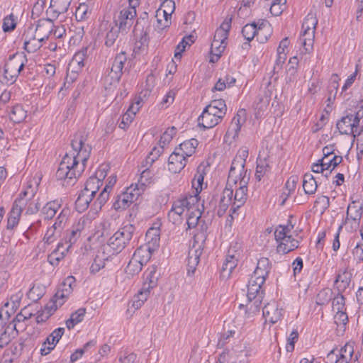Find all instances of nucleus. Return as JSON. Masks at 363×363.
I'll list each match as a JSON object with an SVG mask.
<instances>
[{
	"label": "nucleus",
	"instance_id": "1",
	"mask_svg": "<svg viewBox=\"0 0 363 363\" xmlns=\"http://www.w3.org/2000/svg\"><path fill=\"white\" fill-rule=\"evenodd\" d=\"M87 133L79 131L72 140V152L67 153L62 158L56 172V177L64 180L63 186L73 185L84 170L85 163L90 156L91 147L85 142Z\"/></svg>",
	"mask_w": 363,
	"mask_h": 363
},
{
	"label": "nucleus",
	"instance_id": "2",
	"mask_svg": "<svg viewBox=\"0 0 363 363\" xmlns=\"http://www.w3.org/2000/svg\"><path fill=\"white\" fill-rule=\"evenodd\" d=\"M247 157L248 149L246 147L240 148L233 160L229 171L230 179H232L235 183L238 182V179L240 181V187L235 191L232 207L233 213L245 203L247 199V184L250 182V174L247 175V169H245Z\"/></svg>",
	"mask_w": 363,
	"mask_h": 363
},
{
	"label": "nucleus",
	"instance_id": "3",
	"mask_svg": "<svg viewBox=\"0 0 363 363\" xmlns=\"http://www.w3.org/2000/svg\"><path fill=\"white\" fill-rule=\"evenodd\" d=\"M269 261L266 257L260 258L257 264V267L251 275V278H255L253 283L251 282V295L256 293L254 296L255 304L256 308L258 307L257 302L261 303L260 298L262 297V291L260 292V289L265 281L269 272Z\"/></svg>",
	"mask_w": 363,
	"mask_h": 363
},
{
	"label": "nucleus",
	"instance_id": "4",
	"mask_svg": "<svg viewBox=\"0 0 363 363\" xmlns=\"http://www.w3.org/2000/svg\"><path fill=\"white\" fill-rule=\"evenodd\" d=\"M135 228L127 225L118 230L108 240V247L113 250V254H118L131 240Z\"/></svg>",
	"mask_w": 363,
	"mask_h": 363
},
{
	"label": "nucleus",
	"instance_id": "5",
	"mask_svg": "<svg viewBox=\"0 0 363 363\" xmlns=\"http://www.w3.org/2000/svg\"><path fill=\"white\" fill-rule=\"evenodd\" d=\"M317 24L318 19L316 16L312 12H310L306 16L302 24V36L300 40L307 52H308L313 46Z\"/></svg>",
	"mask_w": 363,
	"mask_h": 363
},
{
	"label": "nucleus",
	"instance_id": "6",
	"mask_svg": "<svg viewBox=\"0 0 363 363\" xmlns=\"http://www.w3.org/2000/svg\"><path fill=\"white\" fill-rule=\"evenodd\" d=\"M362 116L363 111L359 110L354 113H348L343 116L336 124L340 134L352 135L355 138Z\"/></svg>",
	"mask_w": 363,
	"mask_h": 363
},
{
	"label": "nucleus",
	"instance_id": "7",
	"mask_svg": "<svg viewBox=\"0 0 363 363\" xmlns=\"http://www.w3.org/2000/svg\"><path fill=\"white\" fill-rule=\"evenodd\" d=\"M143 189L138 188L136 184L127 187L121 194L117 195L113 207L116 211H123L128 208L134 201H137Z\"/></svg>",
	"mask_w": 363,
	"mask_h": 363
},
{
	"label": "nucleus",
	"instance_id": "8",
	"mask_svg": "<svg viewBox=\"0 0 363 363\" xmlns=\"http://www.w3.org/2000/svg\"><path fill=\"white\" fill-rule=\"evenodd\" d=\"M150 257V253L147 249L138 248L127 265L126 272L132 275L138 274Z\"/></svg>",
	"mask_w": 363,
	"mask_h": 363
},
{
	"label": "nucleus",
	"instance_id": "9",
	"mask_svg": "<svg viewBox=\"0 0 363 363\" xmlns=\"http://www.w3.org/2000/svg\"><path fill=\"white\" fill-rule=\"evenodd\" d=\"M233 195V189L231 187L226 186L225 188L223 190L222 194L219 199L218 205L217 206V199L213 197L207 204V207L209 208L210 210L213 211L217 208V215L219 217H221L225 214L226 210L232 203Z\"/></svg>",
	"mask_w": 363,
	"mask_h": 363
},
{
	"label": "nucleus",
	"instance_id": "10",
	"mask_svg": "<svg viewBox=\"0 0 363 363\" xmlns=\"http://www.w3.org/2000/svg\"><path fill=\"white\" fill-rule=\"evenodd\" d=\"M24 57L14 55L11 57L4 66V76L12 84L24 67Z\"/></svg>",
	"mask_w": 363,
	"mask_h": 363
},
{
	"label": "nucleus",
	"instance_id": "11",
	"mask_svg": "<svg viewBox=\"0 0 363 363\" xmlns=\"http://www.w3.org/2000/svg\"><path fill=\"white\" fill-rule=\"evenodd\" d=\"M353 345V342H347L338 354L335 352V350H331L327 355L328 363H350L354 354Z\"/></svg>",
	"mask_w": 363,
	"mask_h": 363
},
{
	"label": "nucleus",
	"instance_id": "12",
	"mask_svg": "<svg viewBox=\"0 0 363 363\" xmlns=\"http://www.w3.org/2000/svg\"><path fill=\"white\" fill-rule=\"evenodd\" d=\"M126 60L127 57L124 52H121L116 56L113 62L111 71L106 77V80L110 79L111 84L118 83L122 76L124 63Z\"/></svg>",
	"mask_w": 363,
	"mask_h": 363
},
{
	"label": "nucleus",
	"instance_id": "13",
	"mask_svg": "<svg viewBox=\"0 0 363 363\" xmlns=\"http://www.w3.org/2000/svg\"><path fill=\"white\" fill-rule=\"evenodd\" d=\"M136 16V10L133 6H128L122 9L117 19L114 21L116 26L121 29V33L127 31L133 23Z\"/></svg>",
	"mask_w": 363,
	"mask_h": 363
},
{
	"label": "nucleus",
	"instance_id": "14",
	"mask_svg": "<svg viewBox=\"0 0 363 363\" xmlns=\"http://www.w3.org/2000/svg\"><path fill=\"white\" fill-rule=\"evenodd\" d=\"M36 191L37 187L33 186L30 183H28L26 189L19 194L18 198L14 201L12 208H17L21 214L23 211L26 212V208L28 206L27 203L29 201V199L35 197Z\"/></svg>",
	"mask_w": 363,
	"mask_h": 363
},
{
	"label": "nucleus",
	"instance_id": "15",
	"mask_svg": "<svg viewBox=\"0 0 363 363\" xmlns=\"http://www.w3.org/2000/svg\"><path fill=\"white\" fill-rule=\"evenodd\" d=\"M223 117L217 114L211 108H205L198 118V124L204 129L212 128L221 121Z\"/></svg>",
	"mask_w": 363,
	"mask_h": 363
},
{
	"label": "nucleus",
	"instance_id": "16",
	"mask_svg": "<svg viewBox=\"0 0 363 363\" xmlns=\"http://www.w3.org/2000/svg\"><path fill=\"white\" fill-rule=\"evenodd\" d=\"M251 27L253 28V35L251 37V41L256 38V40L260 43H264L268 39L269 35V23L267 20H259L257 22L251 23Z\"/></svg>",
	"mask_w": 363,
	"mask_h": 363
},
{
	"label": "nucleus",
	"instance_id": "17",
	"mask_svg": "<svg viewBox=\"0 0 363 363\" xmlns=\"http://www.w3.org/2000/svg\"><path fill=\"white\" fill-rule=\"evenodd\" d=\"M247 112L245 109H240L233 119V123L225 135V140L230 136L235 138L238 136L241 127L246 123Z\"/></svg>",
	"mask_w": 363,
	"mask_h": 363
},
{
	"label": "nucleus",
	"instance_id": "18",
	"mask_svg": "<svg viewBox=\"0 0 363 363\" xmlns=\"http://www.w3.org/2000/svg\"><path fill=\"white\" fill-rule=\"evenodd\" d=\"M72 1V0H51L47 13L52 18L57 19L60 15L68 11Z\"/></svg>",
	"mask_w": 363,
	"mask_h": 363
},
{
	"label": "nucleus",
	"instance_id": "19",
	"mask_svg": "<svg viewBox=\"0 0 363 363\" xmlns=\"http://www.w3.org/2000/svg\"><path fill=\"white\" fill-rule=\"evenodd\" d=\"M53 28L54 24L51 19H41L38 21L35 29H33V33L38 40L43 42L52 34Z\"/></svg>",
	"mask_w": 363,
	"mask_h": 363
},
{
	"label": "nucleus",
	"instance_id": "20",
	"mask_svg": "<svg viewBox=\"0 0 363 363\" xmlns=\"http://www.w3.org/2000/svg\"><path fill=\"white\" fill-rule=\"evenodd\" d=\"M23 37L24 38L23 48L28 52H34L43 45V41L37 39L32 27L28 28Z\"/></svg>",
	"mask_w": 363,
	"mask_h": 363
},
{
	"label": "nucleus",
	"instance_id": "21",
	"mask_svg": "<svg viewBox=\"0 0 363 363\" xmlns=\"http://www.w3.org/2000/svg\"><path fill=\"white\" fill-rule=\"evenodd\" d=\"M282 309L279 308L277 303L274 301L268 303L262 309L263 317L266 321L271 323H276L282 317Z\"/></svg>",
	"mask_w": 363,
	"mask_h": 363
},
{
	"label": "nucleus",
	"instance_id": "22",
	"mask_svg": "<svg viewBox=\"0 0 363 363\" xmlns=\"http://www.w3.org/2000/svg\"><path fill=\"white\" fill-rule=\"evenodd\" d=\"M186 164V157L183 156V155L180 154L176 150L169 157L168 169L171 172L174 174L181 172V170L184 168Z\"/></svg>",
	"mask_w": 363,
	"mask_h": 363
},
{
	"label": "nucleus",
	"instance_id": "23",
	"mask_svg": "<svg viewBox=\"0 0 363 363\" xmlns=\"http://www.w3.org/2000/svg\"><path fill=\"white\" fill-rule=\"evenodd\" d=\"M75 284V278L73 276H68L60 285L55 297L66 301L73 291V286Z\"/></svg>",
	"mask_w": 363,
	"mask_h": 363
},
{
	"label": "nucleus",
	"instance_id": "24",
	"mask_svg": "<svg viewBox=\"0 0 363 363\" xmlns=\"http://www.w3.org/2000/svg\"><path fill=\"white\" fill-rule=\"evenodd\" d=\"M362 206L359 205L357 202L352 201V203L349 204L347 209V217L344 222V224L351 219L353 220L355 228L359 226V220L362 216Z\"/></svg>",
	"mask_w": 363,
	"mask_h": 363
},
{
	"label": "nucleus",
	"instance_id": "25",
	"mask_svg": "<svg viewBox=\"0 0 363 363\" xmlns=\"http://www.w3.org/2000/svg\"><path fill=\"white\" fill-rule=\"evenodd\" d=\"M232 17L228 16L220 27L216 30L213 40L223 43H227L229 30L231 28Z\"/></svg>",
	"mask_w": 363,
	"mask_h": 363
},
{
	"label": "nucleus",
	"instance_id": "26",
	"mask_svg": "<svg viewBox=\"0 0 363 363\" xmlns=\"http://www.w3.org/2000/svg\"><path fill=\"white\" fill-rule=\"evenodd\" d=\"M84 223L85 220L84 219L82 220H79L76 225H73L69 234L65 238V244L67 245L65 250H69L72 245L74 244L80 237L82 230L84 228Z\"/></svg>",
	"mask_w": 363,
	"mask_h": 363
},
{
	"label": "nucleus",
	"instance_id": "27",
	"mask_svg": "<svg viewBox=\"0 0 363 363\" xmlns=\"http://www.w3.org/2000/svg\"><path fill=\"white\" fill-rule=\"evenodd\" d=\"M237 264L238 258L235 257V255H231L229 251L222 266L220 276L223 279L229 278Z\"/></svg>",
	"mask_w": 363,
	"mask_h": 363
},
{
	"label": "nucleus",
	"instance_id": "28",
	"mask_svg": "<svg viewBox=\"0 0 363 363\" xmlns=\"http://www.w3.org/2000/svg\"><path fill=\"white\" fill-rule=\"evenodd\" d=\"M201 252L199 250L191 249L186 259L187 274L191 276L194 274L199 262Z\"/></svg>",
	"mask_w": 363,
	"mask_h": 363
},
{
	"label": "nucleus",
	"instance_id": "29",
	"mask_svg": "<svg viewBox=\"0 0 363 363\" xmlns=\"http://www.w3.org/2000/svg\"><path fill=\"white\" fill-rule=\"evenodd\" d=\"M16 325H11V324L6 323L4 328H1L3 331L0 335V348L4 347L16 336Z\"/></svg>",
	"mask_w": 363,
	"mask_h": 363
},
{
	"label": "nucleus",
	"instance_id": "30",
	"mask_svg": "<svg viewBox=\"0 0 363 363\" xmlns=\"http://www.w3.org/2000/svg\"><path fill=\"white\" fill-rule=\"evenodd\" d=\"M198 201L199 199L197 194H188L181 196L174 202L182 208H184V211L186 210L189 211L194 208V206L198 203Z\"/></svg>",
	"mask_w": 363,
	"mask_h": 363
},
{
	"label": "nucleus",
	"instance_id": "31",
	"mask_svg": "<svg viewBox=\"0 0 363 363\" xmlns=\"http://www.w3.org/2000/svg\"><path fill=\"white\" fill-rule=\"evenodd\" d=\"M140 101H138L135 105L133 104L130 106L125 113L121 117V121L119 123V128L125 130L132 122L134 116L139 111Z\"/></svg>",
	"mask_w": 363,
	"mask_h": 363
},
{
	"label": "nucleus",
	"instance_id": "32",
	"mask_svg": "<svg viewBox=\"0 0 363 363\" xmlns=\"http://www.w3.org/2000/svg\"><path fill=\"white\" fill-rule=\"evenodd\" d=\"M227 43H223L218 41L217 40H213L210 50V59L211 63H215L218 61L221 57L222 53L225 49Z\"/></svg>",
	"mask_w": 363,
	"mask_h": 363
},
{
	"label": "nucleus",
	"instance_id": "33",
	"mask_svg": "<svg viewBox=\"0 0 363 363\" xmlns=\"http://www.w3.org/2000/svg\"><path fill=\"white\" fill-rule=\"evenodd\" d=\"M94 196L89 194V193H86L84 191H82L79 194L78 198L75 201V208L77 211L82 213L86 211L91 202L93 201Z\"/></svg>",
	"mask_w": 363,
	"mask_h": 363
},
{
	"label": "nucleus",
	"instance_id": "34",
	"mask_svg": "<svg viewBox=\"0 0 363 363\" xmlns=\"http://www.w3.org/2000/svg\"><path fill=\"white\" fill-rule=\"evenodd\" d=\"M198 144L199 142L196 139L191 138L182 143L179 147L177 148L176 150L185 157H190L194 153Z\"/></svg>",
	"mask_w": 363,
	"mask_h": 363
},
{
	"label": "nucleus",
	"instance_id": "35",
	"mask_svg": "<svg viewBox=\"0 0 363 363\" xmlns=\"http://www.w3.org/2000/svg\"><path fill=\"white\" fill-rule=\"evenodd\" d=\"M65 248L64 243L59 242L56 249L49 255L48 261L52 265H57L65 257L66 252L68 251L65 250Z\"/></svg>",
	"mask_w": 363,
	"mask_h": 363
},
{
	"label": "nucleus",
	"instance_id": "36",
	"mask_svg": "<svg viewBox=\"0 0 363 363\" xmlns=\"http://www.w3.org/2000/svg\"><path fill=\"white\" fill-rule=\"evenodd\" d=\"M318 187L315 179L311 173H306L303 179V188L306 194L311 195L315 193Z\"/></svg>",
	"mask_w": 363,
	"mask_h": 363
},
{
	"label": "nucleus",
	"instance_id": "37",
	"mask_svg": "<svg viewBox=\"0 0 363 363\" xmlns=\"http://www.w3.org/2000/svg\"><path fill=\"white\" fill-rule=\"evenodd\" d=\"M27 116V111L22 105L17 104L12 107L9 113L10 119L16 123H21L25 120Z\"/></svg>",
	"mask_w": 363,
	"mask_h": 363
},
{
	"label": "nucleus",
	"instance_id": "38",
	"mask_svg": "<svg viewBox=\"0 0 363 363\" xmlns=\"http://www.w3.org/2000/svg\"><path fill=\"white\" fill-rule=\"evenodd\" d=\"M86 313V309L84 308H80L75 312L72 313L70 318L66 320V326L70 330L74 327L79 323H81L84 318Z\"/></svg>",
	"mask_w": 363,
	"mask_h": 363
},
{
	"label": "nucleus",
	"instance_id": "39",
	"mask_svg": "<svg viewBox=\"0 0 363 363\" xmlns=\"http://www.w3.org/2000/svg\"><path fill=\"white\" fill-rule=\"evenodd\" d=\"M60 208V204L55 201L48 202L42 208V214L45 219H51Z\"/></svg>",
	"mask_w": 363,
	"mask_h": 363
},
{
	"label": "nucleus",
	"instance_id": "40",
	"mask_svg": "<svg viewBox=\"0 0 363 363\" xmlns=\"http://www.w3.org/2000/svg\"><path fill=\"white\" fill-rule=\"evenodd\" d=\"M101 185L102 184L99 182L98 179L91 176L86 182L83 191H86V193L89 192V194L95 196Z\"/></svg>",
	"mask_w": 363,
	"mask_h": 363
},
{
	"label": "nucleus",
	"instance_id": "41",
	"mask_svg": "<svg viewBox=\"0 0 363 363\" xmlns=\"http://www.w3.org/2000/svg\"><path fill=\"white\" fill-rule=\"evenodd\" d=\"M84 51L77 52L69 63V67L72 68V72H77L84 66Z\"/></svg>",
	"mask_w": 363,
	"mask_h": 363
},
{
	"label": "nucleus",
	"instance_id": "42",
	"mask_svg": "<svg viewBox=\"0 0 363 363\" xmlns=\"http://www.w3.org/2000/svg\"><path fill=\"white\" fill-rule=\"evenodd\" d=\"M64 333V328H58L53 330L52 333L43 342L44 346L48 345L55 348L56 344L59 342Z\"/></svg>",
	"mask_w": 363,
	"mask_h": 363
},
{
	"label": "nucleus",
	"instance_id": "43",
	"mask_svg": "<svg viewBox=\"0 0 363 363\" xmlns=\"http://www.w3.org/2000/svg\"><path fill=\"white\" fill-rule=\"evenodd\" d=\"M121 32V29L116 26L111 27V29L107 32L105 37V45L107 47H112L116 43L119 38V34Z\"/></svg>",
	"mask_w": 363,
	"mask_h": 363
},
{
	"label": "nucleus",
	"instance_id": "44",
	"mask_svg": "<svg viewBox=\"0 0 363 363\" xmlns=\"http://www.w3.org/2000/svg\"><path fill=\"white\" fill-rule=\"evenodd\" d=\"M204 167L199 166L197 168L196 173L192 181V186L196 189L197 193L200 192L203 187L204 175L206 174L204 171Z\"/></svg>",
	"mask_w": 363,
	"mask_h": 363
},
{
	"label": "nucleus",
	"instance_id": "45",
	"mask_svg": "<svg viewBox=\"0 0 363 363\" xmlns=\"http://www.w3.org/2000/svg\"><path fill=\"white\" fill-rule=\"evenodd\" d=\"M61 231L56 228V226H50L47 230L45 235L43 238L45 244L50 245L55 242L58 237L60 235Z\"/></svg>",
	"mask_w": 363,
	"mask_h": 363
},
{
	"label": "nucleus",
	"instance_id": "46",
	"mask_svg": "<svg viewBox=\"0 0 363 363\" xmlns=\"http://www.w3.org/2000/svg\"><path fill=\"white\" fill-rule=\"evenodd\" d=\"M91 9L86 4H80L75 11V17L77 21H84L89 18Z\"/></svg>",
	"mask_w": 363,
	"mask_h": 363
},
{
	"label": "nucleus",
	"instance_id": "47",
	"mask_svg": "<svg viewBox=\"0 0 363 363\" xmlns=\"http://www.w3.org/2000/svg\"><path fill=\"white\" fill-rule=\"evenodd\" d=\"M109 197V186L106 185L104 188L103 191L99 194L96 201H94L93 206L95 207V209L97 208L101 209V207L105 204V203L108 201Z\"/></svg>",
	"mask_w": 363,
	"mask_h": 363
},
{
	"label": "nucleus",
	"instance_id": "48",
	"mask_svg": "<svg viewBox=\"0 0 363 363\" xmlns=\"http://www.w3.org/2000/svg\"><path fill=\"white\" fill-rule=\"evenodd\" d=\"M208 108L213 109L214 111L221 116H224L226 112V105L225 101L223 99L213 100L209 105L206 106Z\"/></svg>",
	"mask_w": 363,
	"mask_h": 363
},
{
	"label": "nucleus",
	"instance_id": "49",
	"mask_svg": "<svg viewBox=\"0 0 363 363\" xmlns=\"http://www.w3.org/2000/svg\"><path fill=\"white\" fill-rule=\"evenodd\" d=\"M333 293L328 289L321 290L316 296L315 303L323 306L331 300Z\"/></svg>",
	"mask_w": 363,
	"mask_h": 363
},
{
	"label": "nucleus",
	"instance_id": "50",
	"mask_svg": "<svg viewBox=\"0 0 363 363\" xmlns=\"http://www.w3.org/2000/svg\"><path fill=\"white\" fill-rule=\"evenodd\" d=\"M68 215L69 211L67 209H62L60 214L57 216L56 220L52 226H56V228L62 232L68 220Z\"/></svg>",
	"mask_w": 363,
	"mask_h": 363
},
{
	"label": "nucleus",
	"instance_id": "51",
	"mask_svg": "<svg viewBox=\"0 0 363 363\" xmlns=\"http://www.w3.org/2000/svg\"><path fill=\"white\" fill-rule=\"evenodd\" d=\"M298 241L296 240H292L291 243L280 242L277 247V251L278 253L286 254L298 248Z\"/></svg>",
	"mask_w": 363,
	"mask_h": 363
},
{
	"label": "nucleus",
	"instance_id": "52",
	"mask_svg": "<svg viewBox=\"0 0 363 363\" xmlns=\"http://www.w3.org/2000/svg\"><path fill=\"white\" fill-rule=\"evenodd\" d=\"M334 321L335 323L340 328L342 332L345 330V325L348 323V316L346 313V312L340 311V312H336V314L334 316Z\"/></svg>",
	"mask_w": 363,
	"mask_h": 363
},
{
	"label": "nucleus",
	"instance_id": "53",
	"mask_svg": "<svg viewBox=\"0 0 363 363\" xmlns=\"http://www.w3.org/2000/svg\"><path fill=\"white\" fill-rule=\"evenodd\" d=\"M201 216V213L197 208L195 211H191L187 217L186 224L188 225L187 229H191L195 228Z\"/></svg>",
	"mask_w": 363,
	"mask_h": 363
},
{
	"label": "nucleus",
	"instance_id": "54",
	"mask_svg": "<svg viewBox=\"0 0 363 363\" xmlns=\"http://www.w3.org/2000/svg\"><path fill=\"white\" fill-rule=\"evenodd\" d=\"M21 213H19V211L17 210V208H11L9 216L8 218V223H7V228L8 229H13L14 227L17 225L18 223Z\"/></svg>",
	"mask_w": 363,
	"mask_h": 363
},
{
	"label": "nucleus",
	"instance_id": "55",
	"mask_svg": "<svg viewBox=\"0 0 363 363\" xmlns=\"http://www.w3.org/2000/svg\"><path fill=\"white\" fill-rule=\"evenodd\" d=\"M177 133V128L174 126L168 128L160 138V143L165 145L168 144Z\"/></svg>",
	"mask_w": 363,
	"mask_h": 363
},
{
	"label": "nucleus",
	"instance_id": "56",
	"mask_svg": "<svg viewBox=\"0 0 363 363\" xmlns=\"http://www.w3.org/2000/svg\"><path fill=\"white\" fill-rule=\"evenodd\" d=\"M164 145L162 144L160 147H155L150 154L147 156L145 162L147 164H152L162 153Z\"/></svg>",
	"mask_w": 363,
	"mask_h": 363
},
{
	"label": "nucleus",
	"instance_id": "57",
	"mask_svg": "<svg viewBox=\"0 0 363 363\" xmlns=\"http://www.w3.org/2000/svg\"><path fill=\"white\" fill-rule=\"evenodd\" d=\"M64 303L65 300L57 298L55 295L52 301L45 306V310L50 313V315H52L57 308L62 306Z\"/></svg>",
	"mask_w": 363,
	"mask_h": 363
},
{
	"label": "nucleus",
	"instance_id": "58",
	"mask_svg": "<svg viewBox=\"0 0 363 363\" xmlns=\"http://www.w3.org/2000/svg\"><path fill=\"white\" fill-rule=\"evenodd\" d=\"M16 26V18L13 14H10L4 19L3 30L4 32H10L15 29Z\"/></svg>",
	"mask_w": 363,
	"mask_h": 363
},
{
	"label": "nucleus",
	"instance_id": "59",
	"mask_svg": "<svg viewBox=\"0 0 363 363\" xmlns=\"http://www.w3.org/2000/svg\"><path fill=\"white\" fill-rule=\"evenodd\" d=\"M105 266V258L101 257L100 255H96L94 259L93 263L90 267V271L91 273L96 274L101 269L104 268Z\"/></svg>",
	"mask_w": 363,
	"mask_h": 363
},
{
	"label": "nucleus",
	"instance_id": "60",
	"mask_svg": "<svg viewBox=\"0 0 363 363\" xmlns=\"http://www.w3.org/2000/svg\"><path fill=\"white\" fill-rule=\"evenodd\" d=\"M333 309L336 312L345 311V298L342 295L338 294L333 299Z\"/></svg>",
	"mask_w": 363,
	"mask_h": 363
},
{
	"label": "nucleus",
	"instance_id": "61",
	"mask_svg": "<svg viewBox=\"0 0 363 363\" xmlns=\"http://www.w3.org/2000/svg\"><path fill=\"white\" fill-rule=\"evenodd\" d=\"M28 206L26 208V214L32 215L36 213L40 208V204L38 201L33 199H29V201L27 203Z\"/></svg>",
	"mask_w": 363,
	"mask_h": 363
},
{
	"label": "nucleus",
	"instance_id": "62",
	"mask_svg": "<svg viewBox=\"0 0 363 363\" xmlns=\"http://www.w3.org/2000/svg\"><path fill=\"white\" fill-rule=\"evenodd\" d=\"M108 169L109 168L107 164H103L99 167L94 175H93L92 177H96V179H99V182L100 183L103 184V180L106 177Z\"/></svg>",
	"mask_w": 363,
	"mask_h": 363
},
{
	"label": "nucleus",
	"instance_id": "63",
	"mask_svg": "<svg viewBox=\"0 0 363 363\" xmlns=\"http://www.w3.org/2000/svg\"><path fill=\"white\" fill-rule=\"evenodd\" d=\"M257 164L255 172V178L257 181H260L261 178L264 176L267 164L265 160H257Z\"/></svg>",
	"mask_w": 363,
	"mask_h": 363
},
{
	"label": "nucleus",
	"instance_id": "64",
	"mask_svg": "<svg viewBox=\"0 0 363 363\" xmlns=\"http://www.w3.org/2000/svg\"><path fill=\"white\" fill-rule=\"evenodd\" d=\"M28 298L33 301L39 300L43 296V292L40 286H33L28 293Z\"/></svg>",
	"mask_w": 363,
	"mask_h": 363
}]
</instances>
